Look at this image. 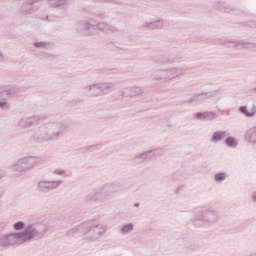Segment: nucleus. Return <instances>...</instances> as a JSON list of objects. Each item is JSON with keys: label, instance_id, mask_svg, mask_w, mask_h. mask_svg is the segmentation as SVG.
<instances>
[{"label": "nucleus", "instance_id": "f257e3e1", "mask_svg": "<svg viewBox=\"0 0 256 256\" xmlns=\"http://www.w3.org/2000/svg\"><path fill=\"white\" fill-rule=\"evenodd\" d=\"M42 129L43 132L35 138L37 143L63 139L69 131V126L63 121L52 120L44 123Z\"/></svg>", "mask_w": 256, "mask_h": 256}, {"label": "nucleus", "instance_id": "f03ea898", "mask_svg": "<svg viewBox=\"0 0 256 256\" xmlns=\"http://www.w3.org/2000/svg\"><path fill=\"white\" fill-rule=\"evenodd\" d=\"M115 193H119V186L108 183L100 186L95 192L88 193L84 199L86 203H105V201H111Z\"/></svg>", "mask_w": 256, "mask_h": 256}, {"label": "nucleus", "instance_id": "7ed1b4c3", "mask_svg": "<svg viewBox=\"0 0 256 256\" xmlns=\"http://www.w3.org/2000/svg\"><path fill=\"white\" fill-rule=\"evenodd\" d=\"M49 231V226L43 222H33L26 225L24 231L20 233V239L23 243H29V241H39L43 239Z\"/></svg>", "mask_w": 256, "mask_h": 256}, {"label": "nucleus", "instance_id": "20e7f679", "mask_svg": "<svg viewBox=\"0 0 256 256\" xmlns=\"http://www.w3.org/2000/svg\"><path fill=\"white\" fill-rule=\"evenodd\" d=\"M185 75V68L181 67H169L164 69H157L153 71L152 81L160 83H169V81H175L179 77Z\"/></svg>", "mask_w": 256, "mask_h": 256}, {"label": "nucleus", "instance_id": "39448f33", "mask_svg": "<svg viewBox=\"0 0 256 256\" xmlns=\"http://www.w3.org/2000/svg\"><path fill=\"white\" fill-rule=\"evenodd\" d=\"M76 29L80 33H86V35H93L91 31H101V33H117V28L113 25L107 24L106 22H100L96 25L91 24L87 20H83L76 25Z\"/></svg>", "mask_w": 256, "mask_h": 256}, {"label": "nucleus", "instance_id": "423d86ee", "mask_svg": "<svg viewBox=\"0 0 256 256\" xmlns=\"http://www.w3.org/2000/svg\"><path fill=\"white\" fill-rule=\"evenodd\" d=\"M107 233L105 224H97L93 221L84 222L83 239L85 241H99Z\"/></svg>", "mask_w": 256, "mask_h": 256}, {"label": "nucleus", "instance_id": "0eeeda50", "mask_svg": "<svg viewBox=\"0 0 256 256\" xmlns=\"http://www.w3.org/2000/svg\"><path fill=\"white\" fill-rule=\"evenodd\" d=\"M219 221V214L217 211L206 208L201 210L193 218V223L195 227H205V225H213Z\"/></svg>", "mask_w": 256, "mask_h": 256}, {"label": "nucleus", "instance_id": "6e6552de", "mask_svg": "<svg viewBox=\"0 0 256 256\" xmlns=\"http://www.w3.org/2000/svg\"><path fill=\"white\" fill-rule=\"evenodd\" d=\"M40 160L37 156H24L14 161L11 165L12 171L16 173H25V171H31L39 165Z\"/></svg>", "mask_w": 256, "mask_h": 256}, {"label": "nucleus", "instance_id": "1a4fd4ad", "mask_svg": "<svg viewBox=\"0 0 256 256\" xmlns=\"http://www.w3.org/2000/svg\"><path fill=\"white\" fill-rule=\"evenodd\" d=\"M16 245H23L19 232L3 234V230H0V251L9 249V247H15Z\"/></svg>", "mask_w": 256, "mask_h": 256}, {"label": "nucleus", "instance_id": "9d476101", "mask_svg": "<svg viewBox=\"0 0 256 256\" xmlns=\"http://www.w3.org/2000/svg\"><path fill=\"white\" fill-rule=\"evenodd\" d=\"M62 184L63 180H40L36 184V191L45 195L59 189Z\"/></svg>", "mask_w": 256, "mask_h": 256}, {"label": "nucleus", "instance_id": "9b49d317", "mask_svg": "<svg viewBox=\"0 0 256 256\" xmlns=\"http://www.w3.org/2000/svg\"><path fill=\"white\" fill-rule=\"evenodd\" d=\"M43 0H25L19 7V13L21 15H33L41 9Z\"/></svg>", "mask_w": 256, "mask_h": 256}, {"label": "nucleus", "instance_id": "f8f14e48", "mask_svg": "<svg viewBox=\"0 0 256 256\" xmlns=\"http://www.w3.org/2000/svg\"><path fill=\"white\" fill-rule=\"evenodd\" d=\"M41 121H43V117L39 115H34L30 117H22L18 121L17 125L21 129H29L31 127H35L36 125H39Z\"/></svg>", "mask_w": 256, "mask_h": 256}, {"label": "nucleus", "instance_id": "ddd939ff", "mask_svg": "<svg viewBox=\"0 0 256 256\" xmlns=\"http://www.w3.org/2000/svg\"><path fill=\"white\" fill-rule=\"evenodd\" d=\"M221 45L224 47L233 48V49H256V44L251 42H244V41H221Z\"/></svg>", "mask_w": 256, "mask_h": 256}, {"label": "nucleus", "instance_id": "4468645a", "mask_svg": "<svg viewBox=\"0 0 256 256\" xmlns=\"http://www.w3.org/2000/svg\"><path fill=\"white\" fill-rule=\"evenodd\" d=\"M165 27V20L159 18L153 21H145L141 25V29H147L148 31H159Z\"/></svg>", "mask_w": 256, "mask_h": 256}, {"label": "nucleus", "instance_id": "2eb2a0df", "mask_svg": "<svg viewBox=\"0 0 256 256\" xmlns=\"http://www.w3.org/2000/svg\"><path fill=\"white\" fill-rule=\"evenodd\" d=\"M83 91H85V93H88L90 97H101V94L99 92V83L87 84L83 87Z\"/></svg>", "mask_w": 256, "mask_h": 256}, {"label": "nucleus", "instance_id": "dca6fc26", "mask_svg": "<svg viewBox=\"0 0 256 256\" xmlns=\"http://www.w3.org/2000/svg\"><path fill=\"white\" fill-rule=\"evenodd\" d=\"M85 222L75 225L73 228L68 230V237H83Z\"/></svg>", "mask_w": 256, "mask_h": 256}, {"label": "nucleus", "instance_id": "f3484780", "mask_svg": "<svg viewBox=\"0 0 256 256\" xmlns=\"http://www.w3.org/2000/svg\"><path fill=\"white\" fill-rule=\"evenodd\" d=\"M19 93V90L15 86H1L0 87V97H15Z\"/></svg>", "mask_w": 256, "mask_h": 256}, {"label": "nucleus", "instance_id": "a211bd4d", "mask_svg": "<svg viewBox=\"0 0 256 256\" xmlns=\"http://www.w3.org/2000/svg\"><path fill=\"white\" fill-rule=\"evenodd\" d=\"M195 119L198 121H215L217 113L215 112H198L195 114Z\"/></svg>", "mask_w": 256, "mask_h": 256}, {"label": "nucleus", "instance_id": "6ab92c4d", "mask_svg": "<svg viewBox=\"0 0 256 256\" xmlns=\"http://www.w3.org/2000/svg\"><path fill=\"white\" fill-rule=\"evenodd\" d=\"M113 87H115V85L112 82L98 83V89H99L100 95H109V93L113 91Z\"/></svg>", "mask_w": 256, "mask_h": 256}, {"label": "nucleus", "instance_id": "aec40b11", "mask_svg": "<svg viewBox=\"0 0 256 256\" xmlns=\"http://www.w3.org/2000/svg\"><path fill=\"white\" fill-rule=\"evenodd\" d=\"M163 155H165V150H163V148L146 151L148 161H153L154 159H157V157H163Z\"/></svg>", "mask_w": 256, "mask_h": 256}, {"label": "nucleus", "instance_id": "412c9836", "mask_svg": "<svg viewBox=\"0 0 256 256\" xmlns=\"http://www.w3.org/2000/svg\"><path fill=\"white\" fill-rule=\"evenodd\" d=\"M226 137H229V132L216 131L212 134L210 141H211V143H219V141H223V139H226Z\"/></svg>", "mask_w": 256, "mask_h": 256}, {"label": "nucleus", "instance_id": "4be33fe9", "mask_svg": "<svg viewBox=\"0 0 256 256\" xmlns=\"http://www.w3.org/2000/svg\"><path fill=\"white\" fill-rule=\"evenodd\" d=\"M238 111L240 113H242V115L246 116V117H255L256 115V105L254 104L251 109H250V112L247 111V106H240L238 108Z\"/></svg>", "mask_w": 256, "mask_h": 256}, {"label": "nucleus", "instance_id": "5701e85b", "mask_svg": "<svg viewBox=\"0 0 256 256\" xmlns=\"http://www.w3.org/2000/svg\"><path fill=\"white\" fill-rule=\"evenodd\" d=\"M126 93L129 97H137L138 95H143V89L141 87L133 86L126 88Z\"/></svg>", "mask_w": 256, "mask_h": 256}, {"label": "nucleus", "instance_id": "b1692460", "mask_svg": "<svg viewBox=\"0 0 256 256\" xmlns=\"http://www.w3.org/2000/svg\"><path fill=\"white\" fill-rule=\"evenodd\" d=\"M135 229V224L133 223H126L120 227V235H129V233H133Z\"/></svg>", "mask_w": 256, "mask_h": 256}, {"label": "nucleus", "instance_id": "393cba45", "mask_svg": "<svg viewBox=\"0 0 256 256\" xmlns=\"http://www.w3.org/2000/svg\"><path fill=\"white\" fill-rule=\"evenodd\" d=\"M132 161L136 164V165H141V163H145V161H149L147 158V153L143 152L140 154H136Z\"/></svg>", "mask_w": 256, "mask_h": 256}, {"label": "nucleus", "instance_id": "a878e982", "mask_svg": "<svg viewBox=\"0 0 256 256\" xmlns=\"http://www.w3.org/2000/svg\"><path fill=\"white\" fill-rule=\"evenodd\" d=\"M245 137L247 139V141H249V143H256V127L249 129L246 134Z\"/></svg>", "mask_w": 256, "mask_h": 256}, {"label": "nucleus", "instance_id": "bb28decb", "mask_svg": "<svg viewBox=\"0 0 256 256\" xmlns=\"http://www.w3.org/2000/svg\"><path fill=\"white\" fill-rule=\"evenodd\" d=\"M184 247L188 249V251H197L200 248L199 243L193 240L185 241Z\"/></svg>", "mask_w": 256, "mask_h": 256}, {"label": "nucleus", "instance_id": "cd10ccee", "mask_svg": "<svg viewBox=\"0 0 256 256\" xmlns=\"http://www.w3.org/2000/svg\"><path fill=\"white\" fill-rule=\"evenodd\" d=\"M50 7H67V0H48Z\"/></svg>", "mask_w": 256, "mask_h": 256}, {"label": "nucleus", "instance_id": "c85d7f7f", "mask_svg": "<svg viewBox=\"0 0 256 256\" xmlns=\"http://www.w3.org/2000/svg\"><path fill=\"white\" fill-rule=\"evenodd\" d=\"M224 144L226 147H230L231 149H235L237 147V139L233 136H227L224 140Z\"/></svg>", "mask_w": 256, "mask_h": 256}, {"label": "nucleus", "instance_id": "c756f323", "mask_svg": "<svg viewBox=\"0 0 256 256\" xmlns=\"http://www.w3.org/2000/svg\"><path fill=\"white\" fill-rule=\"evenodd\" d=\"M173 63H177V58L162 56L160 60V65H173Z\"/></svg>", "mask_w": 256, "mask_h": 256}, {"label": "nucleus", "instance_id": "7c9ffc66", "mask_svg": "<svg viewBox=\"0 0 256 256\" xmlns=\"http://www.w3.org/2000/svg\"><path fill=\"white\" fill-rule=\"evenodd\" d=\"M226 178H227V174L225 172H220L215 174L214 181L221 183V181H225Z\"/></svg>", "mask_w": 256, "mask_h": 256}, {"label": "nucleus", "instance_id": "2f4dec72", "mask_svg": "<svg viewBox=\"0 0 256 256\" xmlns=\"http://www.w3.org/2000/svg\"><path fill=\"white\" fill-rule=\"evenodd\" d=\"M219 11H221L222 13H231L232 11H235V9L227 6V4H220V6L218 7Z\"/></svg>", "mask_w": 256, "mask_h": 256}, {"label": "nucleus", "instance_id": "473e14b6", "mask_svg": "<svg viewBox=\"0 0 256 256\" xmlns=\"http://www.w3.org/2000/svg\"><path fill=\"white\" fill-rule=\"evenodd\" d=\"M26 227L27 226H25V222L23 221H18L13 225L14 231H22V229H25Z\"/></svg>", "mask_w": 256, "mask_h": 256}, {"label": "nucleus", "instance_id": "72a5a7b5", "mask_svg": "<svg viewBox=\"0 0 256 256\" xmlns=\"http://www.w3.org/2000/svg\"><path fill=\"white\" fill-rule=\"evenodd\" d=\"M34 47H37L38 49H47V47H49V43H47V42H35Z\"/></svg>", "mask_w": 256, "mask_h": 256}, {"label": "nucleus", "instance_id": "f704fd0d", "mask_svg": "<svg viewBox=\"0 0 256 256\" xmlns=\"http://www.w3.org/2000/svg\"><path fill=\"white\" fill-rule=\"evenodd\" d=\"M10 107H11V105H9L7 102L0 101V109L7 110V109H10Z\"/></svg>", "mask_w": 256, "mask_h": 256}, {"label": "nucleus", "instance_id": "c9c22d12", "mask_svg": "<svg viewBox=\"0 0 256 256\" xmlns=\"http://www.w3.org/2000/svg\"><path fill=\"white\" fill-rule=\"evenodd\" d=\"M219 93V90H213L211 92L202 93V95H207V97H215Z\"/></svg>", "mask_w": 256, "mask_h": 256}, {"label": "nucleus", "instance_id": "e433bc0d", "mask_svg": "<svg viewBox=\"0 0 256 256\" xmlns=\"http://www.w3.org/2000/svg\"><path fill=\"white\" fill-rule=\"evenodd\" d=\"M64 173H65V169H61V168L55 169L53 171V175H64Z\"/></svg>", "mask_w": 256, "mask_h": 256}, {"label": "nucleus", "instance_id": "4c0bfd02", "mask_svg": "<svg viewBox=\"0 0 256 256\" xmlns=\"http://www.w3.org/2000/svg\"><path fill=\"white\" fill-rule=\"evenodd\" d=\"M88 149L89 151H95L97 149H101V145L95 144V145L89 146Z\"/></svg>", "mask_w": 256, "mask_h": 256}, {"label": "nucleus", "instance_id": "58836bf2", "mask_svg": "<svg viewBox=\"0 0 256 256\" xmlns=\"http://www.w3.org/2000/svg\"><path fill=\"white\" fill-rule=\"evenodd\" d=\"M96 15L99 17V19H105V17H107L104 13H98Z\"/></svg>", "mask_w": 256, "mask_h": 256}, {"label": "nucleus", "instance_id": "ea45409f", "mask_svg": "<svg viewBox=\"0 0 256 256\" xmlns=\"http://www.w3.org/2000/svg\"><path fill=\"white\" fill-rule=\"evenodd\" d=\"M5 61V55L0 51V62Z\"/></svg>", "mask_w": 256, "mask_h": 256}, {"label": "nucleus", "instance_id": "a19ab883", "mask_svg": "<svg viewBox=\"0 0 256 256\" xmlns=\"http://www.w3.org/2000/svg\"><path fill=\"white\" fill-rule=\"evenodd\" d=\"M3 177H5V171L0 169V181L3 179Z\"/></svg>", "mask_w": 256, "mask_h": 256}, {"label": "nucleus", "instance_id": "79ce46f5", "mask_svg": "<svg viewBox=\"0 0 256 256\" xmlns=\"http://www.w3.org/2000/svg\"><path fill=\"white\" fill-rule=\"evenodd\" d=\"M252 201H254V203H256V192H254L252 195Z\"/></svg>", "mask_w": 256, "mask_h": 256}, {"label": "nucleus", "instance_id": "37998d69", "mask_svg": "<svg viewBox=\"0 0 256 256\" xmlns=\"http://www.w3.org/2000/svg\"><path fill=\"white\" fill-rule=\"evenodd\" d=\"M252 93H256V87L251 89Z\"/></svg>", "mask_w": 256, "mask_h": 256}, {"label": "nucleus", "instance_id": "c03bdc74", "mask_svg": "<svg viewBox=\"0 0 256 256\" xmlns=\"http://www.w3.org/2000/svg\"><path fill=\"white\" fill-rule=\"evenodd\" d=\"M139 202H136L135 204H134V207H139Z\"/></svg>", "mask_w": 256, "mask_h": 256}, {"label": "nucleus", "instance_id": "a18cd8bd", "mask_svg": "<svg viewBox=\"0 0 256 256\" xmlns=\"http://www.w3.org/2000/svg\"><path fill=\"white\" fill-rule=\"evenodd\" d=\"M249 256H256V252H252Z\"/></svg>", "mask_w": 256, "mask_h": 256}, {"label": "nucleus", "instance_id": "49530a36", "mask_svg": "<svg viewBox=\"0 0 256 256\" xmlns=\"http://www.w3.org/2000/svg\"><path fill=\"white\" fill-rule=\"evenodd\" d=\"M106 3H111V0H106Z\"/></svg>", "mask_w": 256, "mask_h": 256}]
</instances>
